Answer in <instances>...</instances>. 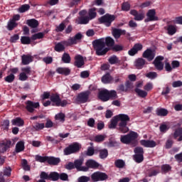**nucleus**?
Instances as JSON below:
<instances>
[{"instance_id":"nucleus-1","label":"nucleus","mask_w":182,"mask_h":182,"mask_svg":"<svg viewBox=\"0 0 182 182\" xmlns=\"http://www.w3.org/2000/svg\"><path fill=\"white\" fill-rule=\"evenodd\" d=\"M92 46L97 56H105L114 46V40L111 37L96 39L92 41Z\"/></svg>"},{"instance_id":"nucleus-2","label":"nucleus","mask_w":182,"mask_h":182,"mask_svg":"<svg viewBox=\"0 0 182 182\" xmlns=\"http://www.w3.org/2000/svg\"><path fill=\"white\" fill-rule=\"evenodd\" d=\"M43 99H49L50 100V102H52V106H56L57 107H66L69 103L68 102V100H62L60 99V96H59L58 94H52L50 95V93L49 92H44L43 95Z\"/></svg>"},{"instance_id":"nucleus-3","label":"nucleus","mask_w":182,"mask_h":182,"mask_svg":"<svg viewBox=\"0 0 182 182\" xmlns=\"http://www.w3.org/2000/svg\"><path fill=\"white\" fill-rule=\"evenodd\" d=\"M138 137L139 134H137V132L131 131L126 135H122L120 141L122 142L123 144H130L132 147H136L137 146Z\"/></svg>"},{"instance_id":"nucleus-4","label":"nucleus","mask_w":182,"mask_h":182,"mask_svg":"<svg viewBox=\"0 0 182 182\" xmlns=\"http://www.w3.org/2000/svg\"><path fill=\"white\" fill-rule=\"evenodd\" d=\"M117 120L119 122L118 124V130L121 133H127L129 132V127H127V123L130 122V117L126 114H119L117 116Z\"/></svg>"},{"instance_id":"nucleus-5","label":"nucleus","mask_w":182,"mask_h":182,"mask_svg":"<svg viewBox=\"0 0 182 182\" xmlns=\"http://www.w3.org/2000/svg\"><path fill=\"white\" fill-rule=\"evenodd\" d=\"M119 96L114 90H102L98 93V98L101 102H109V100H116Z\"/></svg>"},{"instance_id":"nucleus-6","label":"nucleus","mask_w":182,"mask_h":182,"mask_svg":"<svg viewBox=\"0 0 182 182\" xmlns=\"http://www.w3.org/2000/svg\"><path fill=\"white\" fill-rule=\"evenodd\" d=\"M80 149L82 146L79 143L75 142L73 144H70L64 149L65 156H70V154H75V153H79L80 151Z\"/></svg>"},{"instance_id":"nucleus-7","label":"nucleus","mask_w":182,"mask_h":182,"mask_svg":"<svg viewBox=\"0 0 182 182\" xmlns=\"http://www.w3.org/2000/svg\"><path fill=\"white\" fill-rule=\"evenodd\" d=\"M116 19V16L106 14L98 18L100 23H102L107 28L112 26V23Z\"/></svg>"},{"instance_id":"nucleus-8","label":"nucleus","mask_w":182,"mask_h":182,"mask_svg":"<svg viewBox=\"0 0 182 182\" xmlns=\"http://www.w3.org/2000/svg\"><path fill=\"white\" fill-rule=\"evenodd\" d=\"M109 178V176L102 171H95L91 175V180L92 182L106 181Z\"/></svg>"},{"instance_id":"nucleus-9","label":"nucleus","mask_w":182,"mask_h":182,"mask_svg":"<svg viewBox=\"0 0 182 182\" xmlns=\"http://www.w3.org/2000/svg\"><path fill=\"white\" fill-rule=\"evenodd\" d=\"M82 38H83V35L80 33H77L75 34L74 37H70L67 41H63V43L65 46H72V45H77V41H82Z\"/></svg>"},{"instance_id":"nucleus-10","label":"nucleus","mask_w":182,"mask_h":182,"mask_svg":"<svg viewBox=\"0 0 182 182\" xmlns=\"http://www.w3.org/2000/svg\"><path fill=\"white\" fill-rule=\"evenodd\" d=\"M80 17H78L77 23L78 25H87L89 23V16L87 15V11L82 10L79 12Z\"/></svg>"},{"instance_id":"nucleus-11","label":"nucleus","mask_w":182,"mask_h":182,"mask_svg":"<svg viewBox=\"0 0 182 182\" xmlns=\"http://www.w3.org/2000/svg\"><path fill=\"white\" fill-rule=\"evenodd\" d=\"M162 60H164V57L159 55L153 61V65L156 70L161 71L163 69H164V63L161 62Z\"/></svg>"},{"instance_id":"nucleus-12","label":"nucleus","mask_w":182,"mask_h":182,"mask_svg":"<svg viewBox=\"0 0 182 182\" xmlns=\"http://www.w3.org/2000/svg\"><path fill=\"white\" fill-rule=\"evenodd\" d=\"M12 146V141L9 139H4L0 141V153H6Z\"/></svg>"},{"instance_id":"nucleus-13","label":"nucleus","mask_w":182,"mask_h":182,"mask_svg":"<svg viewBox=\"0 0 182 182\" xmlns=\"http://www.w3.org/2000/svg\"><path fill=\"white\" fill-rule=\"evenodd\" d=\"M89 96H90V91L80 92L77 97V101L80 103H86L89 100Z\"/></svg>"},{"instance_id":"nucleus-14","label":"nucleus","mask_w":182,"mask_h":182,"mask_svg":"<svg viewBox=\"0 0 182 182\" xmlns=\"http://www.w3.org/2000/svg\"><path fill=\"white\" fill-rule=\"evenodd\" d=\"M129 14L132 15V16H134V21H143V19H144L145 14L143 11H139V12L136 9H132L130 11Z\"/></svg>"},{"instance_id":"nucleus-15","label":"nucleus","mask_w":182,"mask_h":182,"mask_svg":"<svg viewBox=\"0 0 182 182\" xmlns=\"http://www.w3.org/2000/svg\"><path fill=\"white\" fill-rule=\"evenodd\" d=\"M38 107H39V102H34L31 100L26 102V109L29 113H33L35 109H38Z\"/></svg>"},{"instance_id":"nucleus-16","label":"nucleus","mask_w":182,"mask_h":182,"mask_svg":"<svg viewBox=\"0 0 182 182\" xmlns=\"http://www.w3.org/2000/svg\"><path fill=\"white\" fill-rule=\"evenodd\" d=\"M143 50V45H141V43H135L134 45V46L132 47V48H131L129 51H128V55H129V56H134V55H137V53H139V52H140V50Z\"/></svg>"},{"instance_id":"nucleus-17","label":"nucleus","mask_w":182,"mask_h":182,"mask_svg":"<svg viewBox=\"0 0 182 182\" xmlns=\"http://www.w3.org/2000/svg\"><path fill=\"white\" fill-rule=\"evenodd\" d=\"M142 58L147 59L148 62H151L156 58V54L153 50L148 48L143 53Z\"/></svg>"},{"instance_id":"nucleus-18","label":"nucleus","mask_w":182,"mask_h":182,"mask_svg":"<svg viewBox=\"0 0 182 182\" xmlns=\"http://www.w3.org/2000/svg\"><path fill=\"white\" fill-rule=\"evenodd\" d=\"M147 19H145V22H152L153 21H159V17L156 16V10L150 9L146 14Z\"/></svg>"},{"instance_id":"nucleus-19","label":"nucleus","mask_w":182,"mask_h":182,"mask_svg":"<svg viewBox=\"0 0 182 182\" xmlns=\"http://www.w3.org/2000/svg\"><path fill=\"white\" fill-rule=\"evenodd\" d=\"M74 66L79 69L82 68V66H85V60L83 59V56L81 55H77L75 56Z\"/></svg>"},{"instance_id":"nucleus-20","label":"nucleus","mask_w":182,"mask_h":182,"mask_svg":"<svg viewBox=\"0 0 182 182\" xmlns=\"http://www.w3.org/2000/svg\"><path fill=\"white\" fill-rule=\"evenodd\" d=\"M140 144L141 146H144V147H147L150 149H153V147H156V146H157V144L156 143V141L153 140H146V139L141 140Z\"/></svg>"},{"instance_id":"nucleus-21","label":"nucleus","mask_w":182,"mask_h":182,"mask_svg":"<svg viewBox=\"0 0 182 182\" xmlns=\"http://www.w3.org/2000/svg\"><path fill=\"white\" fill-rule=\"evenodd\" d=\"M144 65H147V61H146L143 58H139L135 60V67L136 69H143V68H144Z\"/></svg>"},{"instance_id":"nucleus-22","label":"nucleus","mask_w":182,"mask_h":182,"mask_svg":"<svg viewBox=\"0 0 182 182\" xmlns=\"http://www.w3.org/2000/svg\"><path fill=\"white\" fill-rule=\"evenodd\" d=\"M33 62V57L31 55H23L21 56V63L23 65H29V63Z\"/></svg>"},{"instance_id":"nucleus-23","label":"nucleus","mask_w":182,"mask_h":182,"mask_svg":"<svg viewBox=\"0 0 182 182\" xmlns=\"http://www.w3.org/2000/svg\"><path fill=\"white\" fill-rule=\"evenodd\" d=\"M47 163L50 166H58L60 163V158H55V156H48L47 159Z\"/></svg>"},{"instance_id":"nucleus-24","label":"nucleus","mask_w":182,"mask_h":182,"mask_svg":"<svg viewBox=\"0 0 182 182\" xmlns=\"http://www.w3.org/2000/svg\"><path fill=\"white\" fill-rule=\"evenodd\" d=\"M56 72L59 75H63L64 76H69L70 75V69L68 68L59 67L56 69Z\"/></svg>"},{"instance_id":"nucleus-25","label":"nucleus","mask_w":182,"mask_h":182,"mask_svg":"<svg viewBox=\"0 0 182 182\" xmlns=\"http://www.w3.org/2000/svg\"><path fill=\"white\" fill-rule=\"evenodd\" d=\"M26 24L30 28L35 29V28H38L39 26V21L35 18H31L26 21Z\"/></svg>"},{"instance_id":"nucleus-26","label":"nucleus","mask_w":182,"mask_h":182,"mask_svg":"<svg viewBox=\"0 0 182 182\" xmlns=\"http://www.w3.org/2000/svg\"><path fill=\"white\" fill-rule=\"evenodd\" d=\"M101 80L102 83L107 85L109 83H112L113 81V77L110 75V73H107L102 77Z\"/></svg>"},{"instance_id":"nucleus-27","label":"nucleus","mask_w":182,"mask_h":182,"mask_svg":"<svg viewBox=\"0 0 182 182\" xmlns=\"http://www.w3.org/2000/svg\"><path fill=\"white\" fill-rule=\"evenodd\" d=\"M85 165L89 168H98V167L100 166L99 163H97L96 161H95L93 159H90V160L87 161Z\"/></svg>"},{"instance_id":"nucleus-28","label":"nucleus","mask_w":182,"mask_h":182,"mask_svg":"<svg viewBox=\"0 0 182 182\" xmlns=\"http://www.w3.org/2000/svg\"><path fill=\"white\" fill-rule=\"evenodd\" d=\"M11 123L13 126H18V127H22L25 124V122L21 117H16L12 119Z\"/></svg>"},{"instance_id":"nucleus-29","label":"nucleus","mask_w":182,"mask_h":182,"mask_svg":"<svg viewBox=\"0 0 182 182\" xmlns=\"http://www.w3.org/2000/svg\"><path fill=\"white\" fill-rule=\"evenodd\" d=\"M25 150V142L23 141H20L17 142L16 145V153H21Z\"/></svg>"},{"instance_id":"nucleus-30","label":"nucleus","mask_w":182,"mask_h":182,"mask_svg":"<svg viewBox=\"0 0 182 182\" xmlns=\"http://www.w3.org/2000/svg\"><path fill=\"white\" fill-rule=\"evenodd\" d=\"M173 137L174 139H177V137H179L178 139V141H182V128L179 127L177 128L174 133H173Z\"/></svg>"},{"instance_id":"nucleus-31","label":"nucleus","mask_w":182,"mask_h":182,"mask_svg":"<svg viewBox=\"0 0 182 182\" xmlns=\"http://www.w3.org/2000/svg\"><path fill=\"white\" fill-rule=\"evenodd\" d=\"M55 120H58L60 123H65V120L66 119V115L63 112H60L56 114L55 116Z\"/></svg>"},{"instance_id":"nucleus-32","label":"nucleus","mask_w":182,"mask_h":182,"mask_svg":"<svg viewBox=\"0 0 182 182\" xmlns=\"http://www.w3.org/2000/svg\"><path fill=\"white\" fill-rule=\"evenodd\" d=\"M169 171H171V166L169 164H163L161 166V172L162 174H167Z\"/></svg>"},{"instance_id":"nucleus-33","label":"nucleus","mask_w":182,"mask_h":182,"mask_svg":"<svg viewBox=\"0 0 182 182\" xmlns=\"http://www.w3.org/2000/svg\"><path fill=\"white\" fill-rule=\"evenodd\" d=\"M65 46H66L63 44V41H62L61 43H58L55 44L54 50L55 52H63V50H65Z\"/></svg>"},{"instance_id":"nucleus-34","label":"nucleus","mask_w":182,"mask_h":182,"mask_svg":"<svg viewBox=\"0 0 182 182\" xmlns=\"http://www.w3.org/2000/svg\"><path fill=\"white\" fill-rule=\"evenodd\" d=\"M49 180L50 181H58L59 180V173L53 171L49 173Z\"/></svg>"},{"instance_id":"nucleus-35","label":"nucleus","mask_w":182,"mask_h":182,"mask_svg":"<svg viewBox=\"0 0 182 182\" xmlns=\"http://www.w3.org/2000/svg\"><path fill=\"white\" fill-rule=\"evenodd\" d=\"M88 15L90 21H92V19H95V18H96V16H97V13H96V8L90 9L88 11Z\"/></svg>"},{"instance_id":"nucleus-36","label":"nucleus","mask_w":182,"mask_h":182,"mask_svg":"<svg viewBox=\"0 0 182 182\" xmlns=\"http://www.w3.org/2000/svg\"><path fill=\"white\" fill-rule=\"evenodd\" d=\"M108 62L110 63V65H116L117 63H120V60H119V58H117V55H114L109 57Z\"/></svg>"},{"instance_id":"nucleus-37","label":"nucleus","mask_w":182,"mask_h":182,"mask_svg":"<svg viewBox=\"0 0 182 182\" xmlns=\"http://www.w3.org/2000/svg\"><path fill=\"white\" fill-rule=\"evenodd\" d=\"M61 60L62 62H63V63H70V60H72V58H70V55H69V53H64L61 58Z\"/></svg>"},{"instance_id":"nucleus-38","label":"nucleus","mask_w":182,"mask_h":182,"mask_svg":"<svg viewBox=\"0 0 182 182\" xmlns=\"http://www.w3.org/2000/svg\"><path fill=\"white\" fill-rule=\"evenodd\" d=\"M106 137L107 136L105 134L96 135L94 137V141H95V143H102V141H105V139H106Z\"/></svg>"},{"instance_id":"nucleus-39","label":"nucleus","mask_w":182,"mask_h":182,"mask_svg":"<svg viewBox=\"0 0 182 182\" xmlns=\"http://www.w3.org/2000/svg\"><path fill=\"white\" fill-rule=\"evenodd\" d=\"M134 90L139 97H142L143 99H144V97H147V92H146L145 90H140L139 88H135Z\"/></svg>"},{"instance_id":"nucleus-40","label":"nucleus","mask_w":182,"mask_h":182,"mask_svg":"<svg viewBox=\"0 0 182 182\" xmlns=\"http://www.w3.org/2000/svg\"><path fill=\"white\" fill-rule=\"evenodd\" d=\"M114 166L117 168H123V167L126 166V162H124L123 159H117L114 161Z\"/></svg>"},{"instance_id":"nucleus-41","label":"nucleus","mask_w":182,"mask_h":182,"mask_svg":"<svg viewBox=\"0 0 182 182\" xmlns=\"http://www.w3.org/2000/svg\"><path fill=\"white\" fill-rule=\"evenodd\" d=\"M32 41V38L29 36H21V42L22 45H31V42Z\"/></svg>"},{"instance_id":"nucleus-42","label":"nucleus","mask_w":182,"mask_h":182,"mask_svg":"<svg viewBox=\"0 0 182 182\" xmlns=\"http://www.w3.org/2000/svg\"><path fill=\"white\" fill-rule=\"evenodd\" d=\"M16 26H18V23H16V21L10 20L7 24V29L8 31H14V29H15Z\"/></svg>"},{"instance_id":"nucleus-43","label":"nucleus","mask_w":182,"mask_h":182,"mask_svg":"<svg viewBox=\"0 0 182 182\" xmlns=\"http://www.w3.org/2000/svg\"><path fill=\"white\" fill-rule=\"evenodd\" d=\"M156 114L161 117H165L168 114V111L164 108H159L156 109Z\"/></svg>"},{"instance_id":"nucleus-44","label":"nucleus","mask_w":182,"mask_h":182,"mask_svg":"<svg viewBox=\"0 0 182 182\" xmlns=\"http://www.w3.org/2000/svg\"><path fill=\"white\" fill-rule=\"evenodd\" d=\"M45 33L40 32L31 36V41H36L37 39H43Z\"/></svg>"},{"instance_id":"nucleus-45","label":"nucleus","mask_w":182,"mask_h":182,"mask_svg":"<svg viewBox=\"0 0 182 182\" xmlns=\"http://www.w3.org/2000/svg\"><path fill=\"white\" fill-rule=\"evenodd\" d=\"M100 153V159H105L107 158L109 156V151L107 149H101L99 151Z\"/></svg>"},{"instance_id":"nucleus-46","label":"nucleus","mask_w":182,"mask_h":182,"mask_svg":"<svg viewBox=\"0 0 182 182\" xmlns=\"http://www.w3.org/2000/svg\"><path fill=\"white\" fill-rule=\"evenodd\" d=\"M168 35L173 36L176 32H177V28H176V26L168 25L167 27Z\"/></svg>"},{"instance_id":"nucleus-47","label":"nucleus","mask_w":182,"mask_h":182,"mask_svg":"<svg viewBox=\"0 0 182 182\" xmlns=\"http://www.w3.org/2000/svg\"><path fill=\"white\" fill-rule=\"evenodd\" d=\"M12 174V168L11 166H6L3 171V175L6 177H11Z\"/></svg>"},{"instance_id":"nucleus-48","label":"nucleus","mask_w":182,"mask_h":182,"mask_svg":"<svg viewBox=\"0 0 182 182\" xmlns=\"http://www.w3.org/2000/svg\"><path fill=\"white\" fill-rule=\"evenodd\" d=\"M112 33H113V36L116 39H119V38L122 36V33H123V31H122L121 29L114 28L112 31Z\"/></svg>"},{"instance_id":"nucleus-49","label":"nucleus","mask_w":182,"mask_h":182,"mask_svg":"<svg viewBox=\"0 0 182 182\" xmlns=\"http://www.w3.org/2000/svg\"><path fill=\"white\" fill-rule=\"evenodd\" d=\"M83 164V160L82 159H76L74 161V166L75 168H77V171L82 167V165Z\"/></svg>"},{"instance_id":"nucleus-50","label":"nucleus","mask_w":182,"mask_h":182,"mask_svg":"<svg viewBox=\"0 0 182 182\" xmlns=\"http://www.w3.org/2000/svg\"><path fill=\"white\" fill-rule=\"evenodd\" d=\"M134 160L136 163H141L144 160V156L142 154L134 155Z\"/></svg>"},{"instance_id":"nucleus-51","label":"nucleus","mask_w":182,"mask_h":182,"mask_svg":"<svg viewBox=\"0 0 182 182\" xmlns=\"http://www.w3.org/2000/svg\"><path fill=\"white\" fill-rule=\"evenodd\" d=\"M48 156H42L41 155L36 156V161H38L39 163H45L48 161Z\"/></svg>"},{"instance_id":"nucleus-52","label":"nucleus","mask_w":182,"mask_h":182,"mask_svg":"<svg viewBox=\"0 0 182 182\" xmlns=\"http://www.w3.org/2000/svg\"><path fill=\"white\" fill-rule=\"evenodd\" d=\"M119 121H117V118L115 117H114V119H112L111 120V123L109 125V129H116V127L117 126V122Z\"/></svg>"},{"instance_id":"nucleus-53","label":"nucleus","mask_w":182,"mask_h":182,"mask_svg":"<svg viewBox=\"0 0 182 182\" xmlns=\"http://www.w3.org/2000/svg\"><path fill=\"white\" fill-rule=\"evenodd\" d=\"M31 8V6H29V4H23L22 5L19 9H18V11L21 14H23V12H26V11H29Z\"/></svg>"},{"instance_id":"nucleus-54","label":"nucleus","mask_w":182,"mask_h":182,"mask_svg":"<svg viewBox=\"0 0 182 182\" xmlns=\"http://www.w3.org/2000/svg\"><path fill=\"white\" fill-rule=\"evenodd\" d=\"M5 82H7V83H12L14 80H15V75L10 74L4 77Z\"/></svg>"},{"instance_id":"nucleus-55","label":"nucleus","mask_w":182,"mask_h":182,"mask_svg":"<svg viewBox=\"0 0 182 182\" xmlns=\"http://www.w3.org/2000/svg\"><path fill=\"white\" fill-rule=\"evenodd\" d=\"M64 29H66V25L64 22H62L59 26L55 27V32H62Z\"/></svg>"},{"instance_id":"nucleus-56","label":"nucleus","mask_w":182,"mask_h":182,"mask_svg":"<svg viewBox=\"0 0 182 182\" xmlns=\"http://www.w3.org/2000/svg\"><path fill=\"white\" fill-rule=\"evenodd\" d=\"M33 129H35L37 131L43 130V129H45V124L36 122L33 126Z\"/></svg>"},{"instance_id":"nucleus-57","label":"nucleus","mask_w":182,"mask_h":182,"mask_svg":"<svg viewBox=\"0 0 182 182\" xmlns=\"http://www.w3.org/2000/svg\"><path fill=\"white\" fill-rule=\"evenodd\" d=\"M146 77H148V79H151V80H153V79H156V77H157V73L149 72L146 74Z\"/></svg>"},{"instance_id":"nucleus-58","label":"nucleus","mask_w":182,"mask_h":182,"mask_svg":"<svg viewBox=\"0 0 182 182\" xmlns=\"http://www.w3.org/2000/svg\"><path fill=\"white\" fill-rule=\"evenodd\" d=\"M43 62H44L46 65H50V63L53 62V58L50 56L44 57L43 58Z\"/></svg>"},{"instance_id":"nucleus-59","label":"nucleus","mask_w":182,"mask_h":182,"mask_svg":"<svg viewBox=\"0 0 182 182\" xmlns=\"http://www.w3.org/2000/svg\"><path fill=\"white\" fill-rule=\"evenodd\" d=\"M134 151L135 154H144V149L141 146H136L134 149Z\"/></svg>"},{"instance_id":"nucleus-60","label":"nucleus","mask_w":182,"mask_h":182,"mask_svg":"<svg viewBox=\"0 0 182 182\" xmlns=\"http://www.w3.org/2000/svg\"><path fill=\"white\" fill-rule=\"evenodd\" d=\"M110 50H113V52H120L121 50H123V46L120 45H114L112 47H111Z\"/></svg>"},{"instance_id":"nucleus-61","label":"nucleus","mask_w":182,"mask_h":182,"mask_svg":"<svg viewBox=\"0 0 182 182\" xmlns=\"http://www.w3.org/2000/svg\"><path fill=\"white\" fill-rule=\"evenodd\" d=\"M122 11H125L126 12L130 11V4L128 2H124L122 4Z\"/></svg>"},{"instance_id":"nucleus-62","label":"nucleus","mask_w":182,"mask_h":182,"mask_svg":"<svg viewBox=\"0 0 182 182\" xmlns=\"http://www.w3.org/2000/svg\"><path fill=\"white\" fill-rule=\"evenodd\" d=\"M168 127L164 124H162L159 127L161 133H166L168 131Z\"/></svg>"},{"instance_id":"nucleus-63","label":"nucleus","mask_w":182,"mask_h":182,"mask_svg":"<svg viewBox=\"0 0 182 182\" xmlns=\"http://www.w3.org/2000/svg\"><path fill=\"white\" fill-rule=\"evenodd\" d=\"M78 182H89L90 181V177L86 176H82L78 178L77 179Z\"/></svg>"},{"instance_id":"nucleus-64","label":"nucleus","mask_w":182,"mask_h":182,"mask_svg":"<svg viewBox=\"0 0 182 182\" xmlns=\"http://www.w3.org/2000/svg\"><path fill=\"white\" fill-rule=\"evenodd\" d=\"M40 178L43 180H49V174L45 171H42L40 174Z\"/></svg>"}]
</instances>
